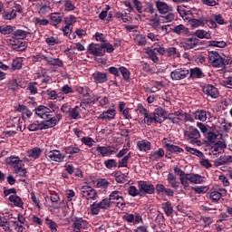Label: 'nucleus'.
<instances>
[{
  "label": "nucleus",
  "mask_w": 232,
  "mask_h": 232,
  "mask_svg": "<svg viewBox=\"0 0 232 232\" xmlns=\"http://www.w3.org/2000/svg\"><path fill=\"white\" fill-rule=\"evenodd\" d=\"M5 164H7V166H12L14 171V169L20 168V166H24V164H23V160H21V159H19V157L16 156H11L6 158Z\"/></svg>",
  "instance_id": "nucleus-18"
},
{
  "label": "nucleus",
  "mask_w": 232,
  "mask_h": 232,
  "mask_svg": "<svg viewBox=\"0 0 232 232\" xmlns=\"http://www.w3.org/2000/svg\"><path fill=\"white\" fill-rule=\"evenodd\" d=\"M227 195V190H226V188H219V191L214 190L208 193L210 200H212V202H215L216 204L218 203L222 197H226Z\"/></svg>",
  "instance_id": "nucleus-17"
},
{
  "label": "nucleus",
  "mask_w": 232,
  "mask_h": 232,
  "mask_svg": "<svg viewBox=\"0 0 232 232\" xmlns=\"http://www.w3.org/2000/svg\"><path fill=\"white\" fill-rule=\"evenodd\" d=\"M161 208L163 209L165 215L167 217H171L173 215V206L171 205V202L167 201L161 204Z\"/></svg>",
  "instance_id": "nucleus-42"
},
{
  "label": "nucleus",
  "mask_w": 232,
  "mask_h": 232,
  "mask_svg": "<svg viewBox=\"0 0 232 232\" xmlns=\"http://www.w3.org/2000/svg\"><path fill=\"white\" fill-rule=\"evenodd\" d=\"M185 150L186 151H188V153H191V155H196V157H199L200 159L204 157V153H202V151L196 150L194 148L185 147Z\"/></svg>",
  "instance_id": "nucleus-55"
},
{
  "label": "nucleus",
  "mask_w": 232,
  "mask_h": 232,
  "mask_svg": "<svg viewBox=\"0 0 232 232\" xmlns=\"http://www.w3.org/2000/svg\"><path fill=\"white\" fill-rule=\"evenodd\" d=\"M81 193L87 200H95L97 198V191L90 186H83L81 188Z\"/></svg>",
  "instance_id": "nucleus-15"
},
{
  "label": "nucleus",
  "mask_w": 232,
  "mask_h": 232,
  "mask_svg": "<svg viewBox=\"0 0 232 232\" xmlns=\"http://www.w3.org/2000/svg\"><path fill=\"white\" fill-rule=\"evenodd\" d=\"M185 182H190V184H204V177L198 174L189 173L185 178Z\"/></svg>",
  "instance_id": "nucleus-20"
},
{
  "label": "nucleus",
  "mask_w": 232,
  "mask_h": 232,
  "mask_svg": "<svg viewBox=\"0 0 232 232\" xmlns=\"http://www.w3.org/2000/svg\"><path fill=\"white\" fill-rule=\"evenodd\" d=\"M164 150L159 149L158 150L152 152L150 156V160L152 162H157V160H160L162 157H164Z\"/></svg>",
  "instance_id": "nucleus-41"
},
{
  "label": "nucleus",
  "mask_w": 232,
  "mask_h": 232,
  "mask_svg": "<svg viewBox=\"0 0 232 232\" xmlns=\"http://www.w3.org/2000/svg\"><path fill=\"white\" fill-rule=\"evenodd\" d=\"M82 144H84V146H88V148H92V146L95 145V140H93L91 137H82L81 139Z\"/></svg>",
  "instance_id": "nucleus-50"
},
{
  "label": "nucleus",
  "mask_w": 232,
  "mask_h": 232,
  "mask_svg": "<svg viewBox=\"0 0 232 232\" xmlns=\"http://www.w3.org/2000/svg\"><path fill=\"white\" fill-rule=\"evenodd\" d=\"M205 137L208 139V142H211L212 144L217 142L218 140H220L222 139V134L218 131H212L209 130Z\"/></svg>",
  "instance_id": "nucleus-25"
},
{
  "label": "nucleus",
  "mask_w": 232,
  "mask_h": 232,
  "mask_svg": "<svg viewBox=\"0 0 232 232\" xmlns=\"http://www.w3.org/2000/svg\"><path fill=\"white\" fill-rule=\"evenodd\" d=\"M128 193L130 197H140V190L135 186H130L128 188Z\"/></svg>",
  "instance_id": "nucleus-59"
},
{
  "label": "nucleus",
  "mask_w": 232,
  "mask_h": 232,
  "mask_svg": "<svg viewBox=\"0 0 232 232\" xmlns=\"http://www.w3.org/2000/svg\"><path fill=\"white\" fill-rule=\"evenodd\" d=\"M147 55H149V58L150 59V61L154 63L159 62V56L157 55V53L155 52L154 49H149L147 51Z\"/></svg>",
  "instance_id": "nucleus-62"
},
{
  "label": "nucleus",
  "mask_w": 232,
  "mask_h": 232,
  "mask_svg": "<svg viewBox=\"0 0 232 232\" xmlns=\"http://www.w3.org/2000/svg\"><path fill=\"white\" fill-rule=\"evenodd\" d=\"M63 6L65 12H73L75 10V5L71 0H63Z\"/></svg>",
  "instance_id": "nucleus-57"
},
{
  "label": "nucleus",
  "mask_w": 232,
  "mask_h": 232,
  "mask_svg": "<svg viewBox=\"0 0 232 232\" xmlns=\"http://www.w3.org/2000/svg\"><path fill=\"white\" fill-rule=\"evenodd\" d=\"M14 17H17V10L15 9H13L11 12H5L3 15V19L5 21H12Z\"/></svg>",
  "instance_id": "nucleus-51"
},
{
  "label": "nucleus",
  "mask_w": 232,
  "mask_h": 232,
  "mask_svg": "<svg viewBox=\"0 0 232 232\" xmlns=\"http://www.w3.org/2000/svg\"><path fill=\"white\" fill-rule=\"evenodd\" d=\"M138 188L140 189V195H153L155 193V186L148 181H138Z\"/></svg>",
  "instance_id": "nucleus-8"
},
{
  "label": "nucleus",
  "mask_w": 232,
  "mask_h": 232,
  "mask_svg": "<svg viewBox=\"0 0 232 232\" xmlns=\"http://www.w3.org/2000/svg\"><path fill=\"white\" fill-rule=\"evenodd\" d=\"M41 153H43L41 149L35 147L27 150V157H29V159H33L34 160H35L41 157Z\"/></svg>",
  "instance_id": "nucleus-32"
},
{
  "label": "nucleus",
  "mask_w": 232,
  "mask_h": 232,
  "mask_svg": "<svg viewBox=\"0 0 232 232\" xmlns=\"http://www.w3.org/2000/svg\"><path fill=\"white\" fill-rule=\"evenodd\" d=\"M149 22L154 30H159V28H160V20L158 17L150 18Z\"/></svg>",
  "instance_id": "nucleus-63"
},
{
  "label": "nucleus",
  "mask_w": 232,
  "mask_h": 232,
  "mask_svg": "<svg viewBox=\"0 0 232 232\" xmlns=\"http://www.w3.org/2000/svg\"><path fill=\"white\" fill-rule=\"evenodd\" d=\"M208 63L214 68H224V66L232 64V58L231 56L222 57L218 52L210 51L208 52Z\"/></svg>",
  "instance_id": "nucleus-1"
},
{
  "label": "nucleus",
  "mask_w": 232,
  "mask_h": 232,
  "mask_svg": "<svg viewBox=\"0 0 232 232\" xmlns=\"http://www.w3.org/2000/svg\"><path fill=\"white\" fill-rule=\"evenodd\" d=\"M9 43L11 46H13L14 50H24V45H23V42L19 38H15V36L13 35V37L9 40Z\"/></svg>",
  "instance_id": "nucleus-31"
},
{
  "label": "nucleus",
  "mask_w": 232,
  "mask_h": 232,
  "mask_svg": "<svg viewBox=\"0 0 232 232\" xmlns=\"http://www.w3.org/2000/svg\"><path fill=\"white\" fill-rule=\"evenodd\" d=\"M166 116V111L162 109H158L154 112H149L143 121L147 126H151V124H162L164 122V117Z\"/></svg>",
  "instance_id": "nucleus-2"
},
{
  "label": "nucleus",
  "mask_w": 232,
  "mask_h": 232,
  "mask_svg": "<svg viewBox=\"0 0 232 232\" xmlns=\"http://www.w3.org/2000/svg\"><path fill=\"white\" fill-rule=\"evenodd\" d=\"M96 151L98 152L99 157H111V155H115V153H117L114 146L98 145Z\"/></svg>",
  "instance_id": "nucleus-10"
},
{
  "label": "nucleus",
  "mask_w": 232,
  "mask_h": 232,
  "mask_svg": "<svg viewBox=\"0 0 232 232\" xmlns=\"http://www.w3.org/2000/svg\"><path fill=\"white\" fill-rule=\"evenodd\" d=\"M45 224L48 226L51 232H57V223H55L53 220L50 218L45 219Z\"/></svg>",
  "instance_id": "nucleus-56"
},
{
  "label": "nucleus",
  "mask_w": 232,
  "mask_h": 232,
  "mask_svg": "<svg viewBox=\"0 0 232 232\" xmlns=\"http://www.w3.org/2000/svg\"><path fill=\"white\" fill-rule=\"evenodd\" d=\"M189 75V70L186 67H179L170 72L172 81H182Z\"/></svg>",
  "instance_id": "nucleus-7"
},
{
  "label": "nucleus",
  "mask_w": 232,
  "mask_h": 232,
  "mask_svg": "<svg viewBox=\"0 0 232 232\" xmlns=\"http://www.w3.org/2000/svg\"><path fill=\"white\" fill-rule=\"evenodd\" d=\"M137 148L140 151H150L151 150V142L147 140H141L137 142Z\"/></svg>",
  "instance_id": "nucleus-28"
},
{
  "label": "nucleus",
  "mask_w": 232,
  "mask_h": 232,
  "mask_svg": "<svg viewBox=\"0 0 232 232\" xmlns=\"http://www.w3.org/2000/svg\"><path fill=\"white\" fill-rule=\"evenodd\" d=\"M72 227L74 232H80L82 231V229H88L90 223L82 218H75L73 219Z\"/></svg>",
  "instance_id": "nucleus-13"
},
{
  "label": "nucleus",
  "mask_w": 232,
  "mask_h": 232,
  "mask_svg": "<svg viewBox=\"0 0 232 232\" xmlns=\"http://www.w3.org/2000/svg\"><path fill=\"white\" fill-rule=\"evenodd\" d=\"M9 202H12L16 208H23L24 206V203L23 202V199L17 194L11 195L8 198Z\"/></svg>",
  "instance_id": "nucleus-37"
},
{
  "label": "nucleus",
  "mask_w": 232,
  "mask_h": 232,
  "mask_svg": "<svg viewBox=\"0 0 232 232\" xmlns=\"http://www.w3.org/2000/svg\"><path fill=\"white\" fill-rule=\"evenodd\" d=\"M115 115H117V111L114 109H108L99 115L98 119L100 121H112L115 119Z\"/></svg>",
  "instance_id": "nucleus-21"
},
{
  "label": "nucleus",
  "mask_w": 232,
  "mask_h": 232,
  "mask_svg": "<svg viewBox=\"0 0 232 232\" xmlns=\"http://www.w3.org/2000/svg\"><path fill=\"white\" fill-rule=\"evenodd\" d=\"M29 34L30 33L24 30L18 29L13 33V36L19 39L20 41H23L24 39H26V37H28Z\"/></svg>",
  "instance_id": "nucleus-46"
},
{
  "label": "nucleus",
  "mask_w": 232,
  "mask_h": 232,
  "mask_svg": "<svg viewBox=\"0 0 232 232\" xmlns=\"http://www.w3.org/2000/svg\"><path fill=\"white\" fill-rule=\"evenodd\" d=\"M130 153L125 155L119 162L118 168H128V160H130Z\"/></svg>",
  "instance_id": "nucleus-61"
},
{
  "label": "nucleus",
  "mask_w": 232,
  "mask_h": 232,
  "mask_svg": "<svg viewBox=\"0 0 232 232\" xmlns=\"http://www.w3.org/2000/svg\"><path fill=\"white\" fill-rule=\"evenodd\" d=\"M185 115H186V112H184L182 111H178L174 114L170 115L169 117V120L171 122H173V124H177V122H179V121H182L184 122Z\"/></svg>",
  "instance_id": "nucleus-26"
},
{
  "label": "nucleus",
  "mask_w": 232,
  "mask_h": 232,
  "mask_svg": "<svg viewBox=\"0 0 232 232\" xmlns=\"http://www.w3.org/2000/svg\"><path fill=\"white\" fill-rule=\"evenodd\" d=\"M167 180L169 184H170L171 188L175 189H179V182L177 181V178L172 173H169L167 176Z\"/></svg>",
  "instance_id": "nucleus-49"
},
{
  "label": "nucleus",
  "mask_w": 232,
  "mask_h": 232,
  "mask_svg": "<svg viewBox=\"0 0 232 232\" xmlns=\"http://www.w3.org/2000/svg\"><path fill=\"white\" fill-rule=\"evenodd\" d=\"M45 43L49 46H55V44H59L61 41H59V38H55L53 36H48L45 38Z\"/></svg>",
  "instance_id": "nucleus-60"
},
{
  "label": "nucleus",
  "mask_w": 232,
  "mask_h": 232,
  "mask_svg": "<svg viewBox=\"0 0 232 232\" xmlns=\"http://www.w3.org/2000/svg\"><path fill=\"white\" fill-rule=\"evenodd\" d=\"M195 35L198 37V39H211V32L204 29L197 30L195 32Z\"/></svg>",
  "instance_id": "nucleus-40"
},
{
  "label": "nucleus",
  "mask_w": 232,
  "mask_h": 232,
  "mask_svg": "<svg viewBox=\"0 0 232 232\" xmlns=\"http://www.w3.org/2000/svg\"><path fill=\"white\" fill-rule=\"evenodd\" d=\"M173 32L178 35H188V34H189V29L184 24H179L173 28Z\"/></svg>",
  "instance_id": "nucleus-36"
},
{
  "label": "nucleus",
  "mask_w": 232,
  "mask_h": 232,
  "mask_svg": "<svg viewBox=\"0 0 232 232\" xmlns=\"http://www.w3.org/2000/svg\"><path fill=\"white\" fill-rule=\"evenodd\" d=\"M102 46L104 50V55H106V52L107 53H113V52H115V47H113V45L108 42L102 44Z\"/></svg>",
  "instance_id": "nucleus-53"
},
{
  "label": "nucleus",
  "mask_w": 232,
  "mask_h": 232,
  "mask_svg": "<svg viewBox=\"0 0 232 232\" xmlns=\"http://www.w3.org/2000/svg\"><path fill=\"white\" fill-rule=\"evenodd\" d=\"M69 117L73 121L81 119V107L75 106L69 111Z\"/></svg>",
  "instance_id": "nucleus-45"
},
{
  "label": "nucleus",
  "mask_w": 232,
  "mask_h": 232,
  "mask_svg": "<svg viewBox=\"0 0 232 232\" xmlns=\"http://www.w3.org/2000/svg\"><path fill=\"white\" fill-rule=\"evenodd\" d=\"M202 90L203 93H205V95H208V97H211V99H217V97H218V89L211 84H207L203 86Z\"/></svg>",
  "instance_id": "nucleus-19"
},
{
  "label": "nucleus",
  "mask_w": 232,
  "mask_h": 232,
  "mask_svg": "<svg viewBox=\"0 0 232 232\" xmlns=\"http://www.w3.org/2000/svg\"><path fill=\"white\" fill-rule=\"evenodd\" d=\"M165 147L167 148L168 151H170V153H182L184 151L182 148L171 143H166Z\"/></svg>",
  "instance_id": "nucleus-48"
},
{
  "label": "nucleus",
  "mask_w": 232,
  "mask_h": 232,
  "mask_svg": "<svg viewBox=\"0 0 232 232\" xmlns=\"http://www.w3.org/2000/svg\"><path fill=\"white\" fill-rule=\"evenodd\" d=\"M109 201L111 204H114L118 209H124L126 208V201L122 198V192L119 190H114L109 195Z\"/></svg>",
  "instance_id": "nucleus-6"
},
{
  "label": "nucleus",
  "mask_w": 232,
  "mask_h": 232,
  "mask_svg": "<svg viewBox=\"0 0 232 232\" xmlns=\"http://www.w3.org/2000/svg\"><path fill=\"white\" fill-rule=\"evenodd\" d=\"M186 139L190 144L194 146H202V141L200 140V132L195 127H188L184 131Z\"/></svg>",
  "instance_id": "nucleus-4"
},
{
  "label": "nucleus",
  "mask_w": 232,
  "mask_h": 232,
  "mask_svg": "<svg viewBox=\"0 0 232 232\" xmlns=\"http://www.w3.org/2000/svg\"><path fill=\"white\" fill-rule=\"evenodd\" d=\"M208 115H209V112L204 110L196 111L193 113L194 119H196V121H200L201 122H206V121H208Z\"/></svg>",
  "instance_id": "nucleus-27"
},
{
  "label": "nucleus",
  "mask_w": 232,
  "mask_h": 232,
  "mask_svg": "<svg viewBox=\"0 0 232 232\" xmlns=\"http://www.w3.org/2000/svg\"><path fill=\"white\" fill-rule=\"evenodd\" d=\"M63 151L65 155H69V159H72L74 155L81 152V149L79 147L71 145L68 147L63 148Z\"/></svg>",
  "instance_id": "nucleus-29"
},
{
  "label": "nucleus",
  "mask_w": 232,
  "mask_h": 232,
  "mask_svg": "<svg viewBox=\"0 0 232 232\" xmlns=\"http://www.w3.org/2000/svg\"><path fill=\"white\" fill-rule=\"evenodd\" d=\"M208 21L204 17L198 19L191 18L188 20V24L191 28H198L207 24Z\"/></svg>",
  "instance_id": "nucleus-24"
},
{
  "label": "nucleus",
  "mask_w": 232,
  "mask_h": 232,
  "mask_svg": "<svg viewBox=\"0 0 232 232\" xmlns=\"http://www.w3.org/2000/svg\"><path fill=\"white\" fill-rule=\"evenodd\" d=\"M98 204L102 209H110V208H111V202L109 198H104Z\"/></svg>",
  "instance_id": "nucleus-64"
},
{
  "label": "nucleus",
  "mask_w": 232,
  "mask_h": 232,
  "mask_svg": "<svg viewBox=\"0 0 232 232\" xmlns=\"http://www.w3.org/2000/svg\"><path fill=\"white\" fill-rule=\"evenodd\" d=\"M198 41L197 37L184 38L181 40L180 45L184 50H193V48L198 46Z\"/></svg>",
  "instance_id": "nucleus-12"
},
{
  "label": "nucleus",
  "mask_w": 232,
  "mask_h": 232,
  "mask_svg": "<svg viewBox=\"0 0 232 232\" xmlns=\"http://www.w3.org/2000/svg\"><path fill=\"white\" fill-rule=\"evenodd\" d=\"M46 63L50 66H57L58 68H63L64 66V63H63V60L59 58L47 57Z\"/></svg>",
  "instance_id": "nucleus-34"
},
{
  "label": "nucleus",
  "mask_w": 232,
  "mask_h": 232,
  "mask_svg": "<svg viewBox=\"0 0 232 232\" xmlns=\"http://www.w3.org/2000/svg\"><path fill=\"white\" fill-rule=\"evenodd\" d=\"M130 10H123V11H121V12H118V13H116V17H117V19H121V21L123 22V23H128L129 21H130V19H131L130 17Z\"/></svg>",
  "instance_id": "nucleus-35"
},
{
  "label": "nucleus",
  "mask_w": 232,
  "mask_h": 232,
  "mask_svg": "<svg viewBox=\"0 0 232 232\" xmlns=\"http://www.w3.org/2000/svg\"><path fill=\"white\" fill-rule=\"evenodd\" d=\"M174 171L179 177L180 183L182 184V186H184L185 188H189V182H186V178L188 177V174H186V172L181 170V169L179 167H176L174 169Z\"/></svg>",
  "instance_id": "nucleus-23"
},
{
  "label": "nucleus",
  "mask_w": 232,
  "mask_h": 232,
  "mask_svg": "<svg viewBox=\"0 0 232 232\" xmlns=\"http://www.w3.org/2000/svg\"><path fill=\"white\" fill-rule=\"evenodd\" d=\"M120 73L123 80L126 81V82H130V78L131 77V72L124 66L120 67Z\"/></svg>",
  "instance_id": "nucleus-44"
},
{
  "label": "nucleus",
  "mask_w": 232,
  "mask_h": 232,
  "mask_svg": "<svg viewBox=\"0 0 232 232\" xmlns=\"http://www.w3.org/2000/svg\"><path fill=\"white\" fill-rule=\"evenodd\" d=\"M92 78L95 82H99L102 84V82H106L108 81V75L105 72H96L92 74Z\"/></svg>",
  "instance_id": "nucleus-30"
},
{
  "label": "nucleus",
  "mask_w": 232,
  "mask_h": 232,
  "mask_svg": "<svg viewBox=\"0 0 232 232\" xmlns=\"http://www.w3.org/2000/svg\"><path fill=\"white\" fill-rule=\"evenodd\" d=\"M156 9L161 15H166V14H169V12H173V7L168 3L160 0L155 1Z\"/></svg>",
  "instance_id": "nucleus-14"
},
{
  "label": "nucleus",
  "mask_w": 232,
  "mask_h": 232,
  "mask_svg": "<svg viewBox=\"0 0 232 232\" xmlns=\"http://www.w3.org/2000/svg\"><path fill=\"white\" fill-rule=\"evenodd\" d=\"M27 91L29 92L30 95H37L38 93L37 82H30L27 85Z\"/></svg>",
  "instance_id": "nucleus-52"
},
{
  "label": "nucleus",
  "mask_w": 232,
  "mask_h": 232,
  "mask_svg": "<svg viewBox=\"0 0 232 232\" xmlns=\"http://www.w3.org/2000/svg\"><path fill=\"white\" fill-rule=\"evenodd\" d=\"M15 32V26L14 25H0V34L2 35H10V34H14Z\"/></svg>",
  "instance_id": "nucleus-38"
},
{
  "label": "nucleus",
  "mask_w": 232,
  "mask_h": 232,
  "mask_svg": "<svg viewBox=\"0 0 232 232\" xmlns=\"http://www.w3.org/2000/svg\"><path fill=\"white\" fill-rule=\"evenodd\" d=\"M47 159L53 162H63L66 159V154H63L59 150H53L46 153Z\"/></svg>",
  "instance_id": "nucleus-11"
},
{
  "label": "nucleus",
  "mask_w": 232,
  "mask_h": 232,
  "mask_svg": "<svg viewBox=\"0 0 232 232\" xmlns=\"http://www.w3.org/2000/svg\"><path fill=\"white\" fill-rule=\"evenodd\" d=\"M134 41L138 46H146L148 44V40H146V36L143 34H136Z\"/></svg>",
  "instance_id": "nucleus-47"
},
{
  "label": "nucleus",
  "mask_w": 232,
  "mask_h": 232,
  "mask_svg": "<svg viewBox=\"0 0 232 232\" xmlns=\"http://www.w3.org/2000/svg\"><path fill=\"white\" fill-rule=\"evenodd\" d=\"M226 148H227V145L226 144V141L218 140L211 148V154L212 155H218V153H221L223 150H226Z\"/></svg>",
  "instance_id": "nucleus-22"
},
{
  "label": "nucleus",
  "mask_w": 232,
  "mask_h": 232,
  "mask_svg": "<svg viewBox=\"0 0 232 232\" xmlns=\"http://www.w3.org/2000/svg\"><path fill=\"white\" fill-rule=\"evenodd\" d=\"M51 24L53 26H57L60 23L63 22V14L61 13H53L50 14Z\"/></svg>",
  "instance_id": "nucleus-33"
},
{
  "label": "nucleus",
  "mask_w": 232,
  "mask_h": 232,
  "mask_svg": "<svg viewBox=\"0 0 232 232\" xmlns=\"http://www.w3.org/2000/svg\"><path fill=\"white\" fill-rule=\"evenodd\" d=\"M192 189H193V191L198 193V195H202V194L208 193V191H209V187H208V186H198V187H194Z\"/></svg>",
  "instance_id": "nucleus-58"
},
{
  "label": "nucleus",
  "mask_w": 232,
  "mask_h": 232,
  "mask_svg": "<svg viewBox=\"0 0 232 232\" xmlns=\"http://www.w3.org/2000/svg\"><path fill=\"white\" fill-rule=\"evenodd\" d=\"M36 8H39L38 14H40V15H46V14L52 12V5H50V1L47 0L37 3Z\"/></svg>",
  "instance_id": "nucleus-16"
},
{
  "label": "nucleus",
  "mask_w": 232,
  "mask_h": 232,
  "mask_svg": "<svg viewBox=\"0 0 232 232\" xmlns=\"http://www.w3.org/2000/svg\"><path fill=\"white\" fill-rule=\"evenodd\" d=\"M35 115L44 119V121H50L51 119H56L58 121L61 119V115L58 114L56 117L52 116V110L44 105H39L34 109Z\"/></svg>",
  "instance_id": "nucleus-5"
},
{
  "label": "nucleus",
  "mask_w": 232,
  "mask_h": 232,
  "mask_svg": "<svg viewBox=\"0 0 232 232\" xmlns=\"http://www.w3.org/2000/svg\"><path fill=\"white\" fill-rule=\"evenodd\" d=\"M57 126V119H51L49 121H34L29 126V131H39L43 130H49V128H54Z\"/></svg>",
  "instance_id": "nucleus-3"
},
{
  "label": "nucleus",
  "mask_w": 232,
  "mask_h": 232,
  "mask_svg": "<svg viewBox=\"0 0 232 232\" xmlns=\"http://www.w3.org/2000/svg\"><path fill=\"white\" fill-rule=\"evenodd\" d=\"M232 162V156L224 155L215 160L217 166H224V164H229Z\"/></svg>",
  "instance_id": "nucleus-39"
},
{
  "label": "nucleus",
  "mask_w": 232,
  "mask_h": 232,
  "mask_svg": "<svg viewBox=\"0 0 232 232\" xmlns=\"http://www.w3.org/2000/svg\"><path fill=\"white\" fill-rule=\"evenodd\" d=\"M208 45L216 48H226V46H227V43H226V41H209Z\"/></svg>",
  "instance_id": "nucleus-54"
},
{
  "label": "nucleus",
  "mask_w": 232,
  "mask_h": 232,
  "mask_svg": "<svg viewBox=\"0 0 232 232\" xmlns=\"http://www.w3.org/2000/svg\"><path fill=\"white\" fill-rule=\"evenodd\" d=\"M87 52L90 55L94 57H104V49L102 48V44L92 43L87 47Z\"/></svg>",
  "instance_id": "nucleus-9"
},
{
  "label": "nucleus",
  "mask_w": 232,
  "mask_h": 232,
  "mask_svg": "<svg viewBox=\"0 0 232 232\" xmlns=\"http://www.w3.org/2000/svg\"><path fill=\"white\" fill-rule=\"evenodd\" d=\"M190 77L192 79H202V77H204V72H202L201 68L195 67L190 69Z\"/></svg>",
  "instance_id": "nucleus-43"
}]
</instances>
